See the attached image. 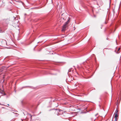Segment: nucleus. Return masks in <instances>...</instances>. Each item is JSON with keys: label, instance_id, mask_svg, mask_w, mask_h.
Returning <instances> with one entry per match:
<instances>
[{"label": "nucleus", "instance_id": "1", "mask_svg": "<svg viewBox=\"0 0 121 121\" xmlns=\"http://www.w3.org/2000/svg\"><path fill=\"white\" fill-rule=\"evenodd\" d=\"M70 17H68V20L65 24L63 26V29L62 30H64L66 27L67 26V25L70 22Z\"/></svg>", "mask_w": 121, "mask_h": 121}, {"label": "nucleus", "instance_id": "2", "mask_svg": "<svg viewBox=\"0 0 121 121\" xmlns=\"http://www.w3.org/2000/svg\"><path fill=\"white\" fill-rule=\"evenodd\" d=\"M67 114L66 113L63 114H62L61 115V117L63 119H66L67 118V117L66 116Z\"/></svg>", "mask_w": 121, "mask_h": 121}, {"label": "nucleus", "instance_id": "3", "mask_svg": "<svg viewBox=\"0 0 121 121\" xmlns=\"http://www.w3.org/2000/svg\"><path fill=\"white\" fill-rule=\"evenodd\" d=\"M59 109L56 110L55 111V113L57 115H59Z\"/></svg>", "mask_w": 121, "mask_h": 121}, {"label": "nucleus", "instance_id": "4", "mask_svg": "<svg viewBox=\"0 0 121 121\" xmlns=\"http://www.w3.org/2000/svg\"><path fill=\"white\" fill-rule=\"evenodd\" d=\"M63 111L59 109V115H62L63 113Z\"/></svg>", "mask_w": 121, "mask_h": 121}, {"label": "nucleus", "instance_id": "5", "mask_svg": "<svg viewBox=\"0 0 121 121\" xmlns=\"http://www.w3.org/2000/svg\"><path fill=\"white\" fill-rule=\"evenodd\" d=\"M114 118H115L116 121L117 120V118L118 117V115L117 114H115Z\"/></svg>", "mask_w": 121, "mask_h": 121}, {"label": "nucleus", "instance_id": "6", "mask_svg": "<svg viewBox=\"0 0 121 121\" xmlns=\"http://www.w3.org/2000/svg\"><path fill=\"white\" fill-rule=\"evenodd\" d=\"M118 110L117 109H116L115 111V113L114 114H118Z\"/></svg>", "mask_w": 121, "mask_h": 121}, {"label": "nucleus", "instance_id": "7", "mask_svg": "<svg viewBox=\"0 0 121 121\" xmlns=\"http://www.w3.org/2000/svg\"><path fill=\"white\" fill-rule=\"evenodd\" d=\"M0 93L1 94H4V95H6V94L2 92H1L0 91Z\"/></svg>", "mask_w": 121, "mask_h": 121}, {"label": "nucleus", "instance_id": "8", "mask_svg": "<svg viewBox=\"0 0 121 121\" xmlns=\"http://www.w3.org/2000/svg\"><path fill=\"white\" fill-rule=\"evenodd\" d=\"M2 31V28L0 26V32H1Z\"/></svg>", "mask_w": 121, "mask_h": 121}, {"label": "nucleus", "instance_id": "9", "mask_svg": "<svg viewBox=\"0 0 121 121\" xmlns=\"http://www.w3.org/2000/svg\"><path fill=\"white\" fill-rule=\"evenodd\" d=\"M30 117H31V119H32V115H31L30 114Z\"/></svg>", "mask_w": 121, "mask_h": 121}, {"label": "nucleus", "instance_id": "10", "mask_svg": "<svg viewBox=\"0 0 121 121\" xmlns=\"http://www.w3.org/2000/svg\"><path fill=\"white\" fill-rule=\"evenodd\" d=\"M14 17V20H15L16 19V18L15 17Z\"/></svg>", "mask_w": 121, "mask_h": 121}, {"label": "nucleus", "instance_id": "11", "mask_svg": "<svg viewBox=\"0 0 121 121\" xmlns=\"http://www.w3.org/2000/svg\"><path fill=\"white\" fill-rule=\"evenodd\" d=\"M120 48H119L118 49V51H119V50H120Z\"/></svg>", "mask_w": 121, "mask_h": 121}, {"label": "nucleus", "instance_id": "12", "mask_svg": "<svg viewBox=\"0 0 121 121\" xmlns=\"http://www.w3.org/2000/svg\"><path fill=\"white\" fill-rule=\"evenodd\" d=\"M98 114V113L97 114H96V115H95V116H96Z\"/></svg>", "mask_w": 121, "mask_h": 121}, {"label": "nucleus", "instance_id": "13", "mask_svg": "<svg viewBox=\"0 0 121 121\" xmlns=\"http://www.w3.org/2000/svg\"><path fill=\"white\" fill-rule=\"evenodd\" d=\"M1 91H2L3 92V91H3L2 90H1Z\"/></svg>", "mask_w": 121, "mask_h": 121}, {"label": "nucleus", "instance_id": "14", "mask_svg": "<svg viewBox=\"0 0 121 121\" xmlns=\"http://www.w3.org/2000/svg\"><path fill=\"white\" fill-rule=\"evenodd\" d=\"M5 43L7 45V43H6V42L5 41Z\"/></svg>", "mask_w": 121, "mask_h": 121}, {"label": "nucleus", "instance_id": "15", "mask_svg": "<svg viewBox=\"0 0 121 121\" xmlns=\"http://www.w3.org/2000/svg\"><path fill=\"white\" fill-rule=\"evenodd\" d=\"M2 87H3V85H2Z\"/></svg>", "mask_w": 121, "mask_h": 121}, {"label": "nucleus", "instance_id": "16", "mask_svg": "<svg viewBox=\"0 0 121 121\" xmlns=\"http://www.w3.org/2000/svg\"><path fill=\"white\" fill-rule=\"evenodd\" d=\"M36 47V46H35V48H34V49H35V48Z\"/></svg>", "mask_w": 121, "mask_h": 121}, {"label": "nucleus", "instance_id": "17", "mask_svg": "<svg viewBox=\"0 0 121 121\" xmlns=\"http://www.w3.org/2000/svg\"><path fill=\"white\" fill-rule=\"evenodd\" d=\"M8 105H9V104H8Z\"/></svg>", "mask_w": 121, "mask_h": 121}, {"label": "nucleus", "instance_id": "18", "mask_svg": "<svg viewBox=\"0 0 121 121\" xmlns=\"http://www.w3.org/2000/svg\"><path fill=\"white\" fill-rule=\"evenodd\" d=\"M51 110H49V111H51Z\"/></svg>", "mask_w": 121, "mask_h": 121}, {"label": "nucleus", "instance_id": "19", "mask_svg": "<svg viewBox=\"0 0 121 121\" xmlns=\"http://www.w3.org/2000/svg\"><path fill=\"white\" fill-rule=\"evenodd\" d=\"M107 39H108V38H107Z\"/></svg>", "mask_w": 121, "mask_h": 121}, {"label": "nucleus", "instance_id": "20", "mask_svg": "<svg viewBox=\"0 0 121 121\" xmlns=\"http://www.w3.org/2000/svg\"><path fill=\"white\" fill-rule=\"evenodd\" d=\"M2 108H4V107H3Z\"/></svg>", "mask_w": 121, "mask_h": 121}]
</instances>
